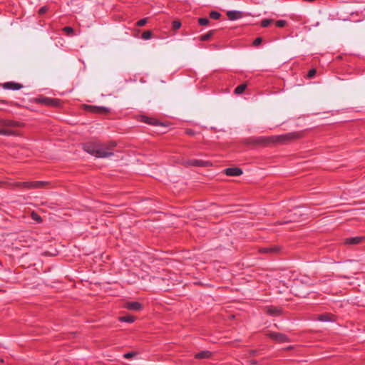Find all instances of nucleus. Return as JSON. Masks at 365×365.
<instances>
[{
	"instance_id": "5",
	"label": "nucleus",
	"mask_w": 365,
	"mask_h": 365,
	"mask_svg": "<svg viewBox=\"0 0 365 365\" xmlns=\"http://www.w3.org/2000/svg\"><path fill=\"white\" fill-rule=\"evenodd\" d=\"M85 109L91 113H107L110 112V108L105 107V106H91V105H85L84 106Z\"/></svg>"
},
{
	"instance_id": "27",
	"label": "nucleus",
	"mask_w": 365,
	"mask_h": 365,
	"mask_svg": "<svg viewBox=\"0 0 365 365\" xmlns=\"http://www.w3.org/2000/svg\"><path fill=\"white\" fill-rule=\"evenodd\" d=\"M181 23L179 21H174L172 24V28L173 30H178L180 28Z\"/></svg>"
},
{
	"instance_id": "24",
	"label": "nucleus",
	"mask_w": 365,
	"mask_h": 365,
	"mask_svg": "<svg viewBox=\"0 0 365 365\" xmlns=\"http://www.w3.org/2000/svg\"><path fill=\"white\" fill-rule=\"evenodd\" d=\"M210 21L207 18H200L198 19V24L201 26H207Z\"/></svg>"
},
{
	"instance_id": "25",
	"label": "nucleus",
	"mask_w": 365,
	"mask_h": 365,
	"mask_svg": "<svg viewBox=\"0 0 365 365\" xmlns=\"http://www.w3.org/2000/svg\"><path fill=\"white\" fill-rule=\"evenodd\" d=\"M273 21L272 19H265L261 21V26L262 27H267Z\"/></svg>"
},
{
	"instance_id": "26",
	"label": "nucleus",
	"mask_w": 365,
	"mask_h": 365,
	"mask_svg": "<svg viewBox=\"0 0 365 365\" xmlns=\"http://www.w3.org/2000/svg\"><path fill=\"white\" fill-rule=\"evenodd\" d=\"M152 33L150 31H145L142 34V38L145 40L150 39L151 38Z\"/></svg>"
},
{
	"instance_id": "23",
	"label": "nucleus",
	"mask_w": 365,
	"mask_h": 365,
	"mask_svg": "<svg viewBox=\"0 0 365 365\" xmlns=\"http://www.w3.org/2000/svg\"><path fill=\"white\" fill-rule=\"evenodd\" d=\"M221 16V14L220 12L216 11H212L210 13V17L212 19H219Z\"/></svg>"
},
{
	"instance_id": "1",
	"label": "nucleus",
	"mask_w": 365,
	"mask_h": 365,
	"mask_svg": "<svg viewBox=\"0 0 365 365\" xmlns=\"http://www.w3.org/2000/svg\"><path fill=\"white\" fill-rule=\"evenodd\" d=\"M302 137V132H291L281 135L270 137H252L245 140L246 144H252L255 145H267L270 143H287V142L299 139Z\"/></svg>"
},
{
	"instance_id": "10",
	"label": "nucleus",
	"mask_w": 365,
	"mask_h": 365,
	"mask_svg": "<svg viewBox=\"0 0 365 365\" xmlns=\"http://www.w3.org/2000/svg\"><path fill=\"white\" fill-rule=\"evenodd\" d=\"M2 86L4 89L12 91H17L23 88L22 84L14 81L4 83Z\"/></svg>"
},
{
	"instance_id": "39",
	"label": "nucleus",
	"mask_w": 365,
	"mask_h": 365,
	"mask_svg": "<svg viewBox=\"0 0 365 365\" xmlns=\"http://www.w3.org/2000/svg\"><path fill=\"white\" fill-rule=\"evenodd\" d=\"M2 183H3V182L0 181V185L2 184Z\"/></svg>"
},
{
	"instance_id": "33",
	"label": "nucleus",
	"mask_w": 365,
	"mask_h": 365,
	"mask_svg": "<svg viewBox=\"0 0 365 365\" xmlns=\"http://www.w3.org/2000/svg\"><path fill=\"white\" fill-rule=\"evenodd\" d=\"M48 10V8L46 6H43L41 7L38 10V14L40 15L44 14Z\"/></svg>"
},
{
	"instance_id": "7",
	"label": "nucleus",
	"mask_w": 365,
	"mask_h": 365,
	"mask_svg": "<svg viewBox=\"0 0 365 365\" xmlns=\"http://www.w3.org/2000/svg\"><path fill=\"white\" fill-rule=\"evenodd\" d=\"M98 145V143H88L83 144V148L86 152L92 155L96 156Z\"/></svg>"
},
{
	"instance_id": "30",
	"label": "nucleus",
	"mask_w": 365,
	"mask_h": 365,
	"mask_svg": "<svg viewBox=\"0 0 365 365\" xmlns=\"http://www.w3.org/2000/svg\"><path fill=\"white\" fill-rule=\"evenodd\" d=\"M148 21V19L147 18H144V19H142L140 20H139L137 23H136V25L139 27H141V26H143L144 25L146 24Z\"/></svg>"
},
{
	"instance_id": "34",
	"label": "nucleus",
	"mask_w": 365,
	"mask_h": 365,
	"mask_svg": "<svg viewBox=\"0 0 365 365\" xmlns=\"http://www.w3.org/2000/svg\"><path fill=\"white\" fill-rule=\"evenodd\" d=\"M316 73H317L316 69L312 68L309 71V72L307 73V77L309 78H313L315 76Z\"/></svg>"
},
{
	"instance_id": "17",
	"label": "nucleus",
	"mask_w": 365,
	"mask_h": 365,
	"mask_svg": "<svg viewBox=\"0 0 365 365\" xmlns=\"http://www.w3.org/2000/svg\"><path fill=\"white\" fill-rule=\"evenodd\" d=\"M246 88H247V84H245V83L240 84L235 88L234 92L235 94H237V95L242 94L245 92Z\"/></svg>"
},
{
	"instance_id": "36",
	"label": "nucleus",
	"mask_w": 365,
	"mask_h": 365,
	"mask_svg": "<svg viewBox=\"0 0 365 365\" xmlns=\"http://www.w3.org/2000/svg\"><path fill=\"white\" fill-rule=\"evenodd\" d=\"M63 31L66 32L68 34H73V29L70 26H66L63 28Z\"/></svg>"
},
{
	"instance_id": "19",
	"label": "nucleus",
	"mask_w": 365,
	"mask_h": 365,
	"mask_svg": "<svg viewBox=\"0 0 365 365\" xmlns=\"http://www.w3.org/2000/svg\"><path fill=\"white\" fill-rule=\"evenodd\" d=\"M119 321L122 322L132 323L135 321V318L133 316H123L119 317Z\"/></svg>"
},
{
	"instance_id": "8",
	"label": "nucleus",
	"mask_w": 365,
	"mask_h": 365,
	"mask_svg": "<svg viewBox=\"0 0 365 365\" xmlns=\"http://www.w3.org/2000/svg\"><path fill=\"white\" fill-rule=\"evenodd\" d=\"M124 307L128 310L140 311L143 309V305L138 302H128L124 304Z\"/></svg>"
},
{
	"instance_id": "35",
	"label": "nucleus",
	"mask_w": 365,
	"mask_h": 365,
	"mask_svg": "<svg viewBox=\"0 0 365 365\" xmlns=\"http://www.w3.org/2000/svg\"><path fill=\"white\" fill-rule=\"evenodd\" d=\"M294 221H297L296 218H292V219L289 220L279 221L278 224L279 225H284V224H287V223H289V222H294Z\"/></svg>"
},
{
	"instance_id": "31",
	"label": "nucleus",
	"mask_w": 365,
	"mask_h": 365,
	"mask_svg": "<svg viewBox=\"0 0 365 365\" xmlns=\"http://www.w3.org/2000/svg\"><path fill=\"white\" fill-rule=\"evenodd\" d=\"M262 38L261 37H258L254 40L253 46H258L262 43Z\"/></svg>"
},
{
	"instance_id": "6",
	"label": "nucleus",
	"mask_w": 365,
	"mask_h": 365,
	"mask_svg": "<svg viewBox=\"0 0 365 365\" xmlns=\"http://www.w3.org/2000/svg\"><path fill=\"white\" fill-rule=\"evenodd\" d=\"M269 337L272 339L273 340L279 342V343H285V342H289V337L285 335L284 334L279 333V332H270L268 334Z\"/></svg>"
},
{
	"instance_id": "14",
	"label": "nucleus",
	"mask_w": 365,
	"mask_h": 365,
	"mask_svg": "<svg viewBox=\"0 0 365 365\" xmlns=\"http://www.w3.org/2000/svg\"><path fill=\"white\" fill-rule=\"evenodd\" d=\"M211 356L212 352L207 350H204L195 354V358L197 359H210Z\"/></svg>"
},
{
	"instance_id": "20",
	"label": "nucleus",
	"mask_w": 365,
	"mask_h": 365,
	"mask_svg": "<svg viewBox=\"0 0 365 365\" xmlns=\"http://www.w3.org/2000/svg\"><path fill=\"white\" fill-rule=\"evenodd\" d=\"M45 104L51 106H56L57 101L51 98H44L42 101Z\"/></svg>"
},
{
	"instance_id": "18",
	"label": "nucleus",
	"mask_w": 365,
	"mask_h": 365,
	"mask_svg": "<svg viewBox=\"0 0 365 365\" xmlns=\"http://www.w3.org/2000/svg\"><path fill=\"white\" fill-rule=\"evenodd\" d=\"M214 33H215V31L211 30V31H208L207 34L202 35L200 37V39L202 41H208L213 36Z\"/></svg>"
},
{
	"instance_id": "22",
	"label": "nucleus",
	"mask_w": 365,
	"mask_h": 365,
	"mask_svg": "<svg viewBox=\"0 0 365 365\" xmlns=\"http://www.w3.org/2000/svg\"><path fill=\"white\" fill-rule=\"evenodd\" d=\"M31 217L32 220L36 221L38 223L42 222V218L41 217V216L35 212H31Z\"/></svg>"
},
{
	"instance_id": "11",
	"label": "nucleus",
	"mask_w": 365,
	"mask_h": 365,
	"mask_svg": "<svg viewBox=\"0 0 365 365\" xmlns=\"http://www.w3.org/2000/svg\"><path fill=\"white\" fill-rule=\"evenodd\" d=\"M365 240V236H356L345 239V244L346 245H357L361 243Z\"/></svg>"
},
{
	"instance_id": "32",
	"label": "nucleus",
	"mask_w": 365,
	"mask_h": 365,
	"mask_svg": "<svg viewBox=\"0 0 365 365\" xmlns=\"http://www.w3.org/2000/svg\"><path fill=\"white\" fill-rule=\"evenodd\" d=\"M286 25V21L284 20H278L276 21V26L277 27L282 28Z\"/></svg>"
},
{
	"instance_id": "21",
	"label": "nucleus",
	"mask_w": 365,
	"mask_h": 365,
	"mask_svg": "<svg viewBox=\"0 0 365 365\" xmlns=\"http://www.w3.org/2000/svg\"><path fill=\"white\" fill-rule=\"evenodd\" d=\"M142 121L144 123H146L148 124H150V125H156L157 124V121L155 120L152 119L147 116H143Z\"/></svg>"
},
{
	"instance_id": "9",
	"label": "nucleus",
	"mask_w": 365,
	"mask_h": 365,
	"mask_svg": "<svg viewBox=\"0 0 365 365\" xmlns=\"http://www.w3.org/2000/svg\"><path fill=\"white\" fill-rule=\"evenodd\" d=\"M183 165L185 167H191V166H193V167H203V166H205L206 163L205 161H202V160L194 159V160H189L185 161L183 163Z\"/></svg>"
},
{
	"instance_id": "28",
	"label": "nucleus",
	"mask_w": 365,
	"mask_h": 365,
	"mask_svg": "<svg viewBox=\"0 0 365 365\" xmlns=\"http://www.w3.org/2000/svg\"><path fill=\"white\" fill-rule=\"evenodd\" d=\"M279 250H280V247L278 246L269 247V252L277 253V252H279Z\"/></svg>"
},
{
	"instance_id": "13",
	"label": "nucleus",
	"mask_w": 365,
	"mask_h": 365,
	"mask_svg": "<svg viewBox=\"0 0 365 365\" xmlns=\"http://www.w3.org/2000/svg\"><path fill=\"white\" fill-rule=\"evenodd\" d=\"M266 312L271 316H279L282 314V309L279 307L269 306L265 307Z\"/></svg>"
},
{
	"instance_id": "16",
	"label": "nucleus",
	"mask_w": 365,
	"mask_h": 365,
	"mask_svg": "<svg viewBox=\"0 0 365 365\" xmlns=\"http://www.w3.org/2000/svg\"><path fill=\"white\" fill-rule=\"evenodd\" d=\"M333 315L329 314H320L317 317V319L321 322H331L333 319Z\"/></svg>"
},
{
	"instance_id": "2",
	"label": "nucleus",
	"mask_w": 365,
	"mask_h": 365,
	"mask_svg": "<svg viewBox=\"0 0 365 365\" xmlns=\"http://www.w3.org/2000/svg\"><path fill=\"white\" fill-rule=\"evenodd\" d=\"M23 123L13 120L11 119L0 118V135H19V132L11 129V128L22 127Z\"/></svg>"
},
{
	"instance_id": "38",
	"label": "nucleus",
	"mask_w": 365,
	"mask_h": 365,
	"mask_svg": "<svg viewBox=\"0 0 365 365\" xmlns=\"http://www.w3.org/2000/svg\"><path fill=\"white\" fill-rule=\"evenodd\" d=\"M186 133H187L188 135H194V131L190 129H188L186 130Z\"/></svg>"
},
{
	"instance_id": "29",
	"label": "nucleus",
	"mask_w": 365,
	"mask_h": 365,
	"mask_svg": "<svg viewBox=\"0 0 365 365\" xmlns=\"http://www.w3.org/2000/svg\"><path fill=\"white\" fill-rule=\"evenodd\" d=\"M136 354H137V353H136V352H134V351L128 352V353H125V354L123 355V357H124L125 359H131V358H133V356H135Z\"/></svg>"
},
{
	"instance_id": "4",
	"label": "nucleus",
	"mask_w": 365,
	"mask_h": 365,
	"mask_svg": "<svg viewBox=\"0 0 365 365\" xmlns=\"http://www.w3.org/2000/svg\"><path fill=\"white\" fill-rule=\"evenodd\" d=\"M116 143L115 142H110L107 146L99 144L98 145L96 157L97 158H107L113 155L111 150L115 147Z\"/></svg>"
},
{
	"instance_id": "37",
	"label": "nucleus",
	"mask_w": 365,
	"mask_h": 365,
	"mask_svg": "<svg viewBox=\"0 0 365 365\" xmlns=\"http://www.w3.org/2000/svg\"><path fill=\"white\" fill-rule=\"evenodd\" d=\"M262 253H267L269 252V247H262L259 250Z\"/></svg>"
},
{
	"instance_id": "15",
	"label": "nucleus",
	"mask_w": 365,
	"mask_h": 365,
	"mask_svg": "<svg viewBox=\"0 0 365 365\" xmlns=\"http://www.w3.org/2000/svg\"><path fill=\"white\" fill-rule=\"evenodd\" d=\"M227 16L230 20L234 21L241 17V13L237 11H229L227 12Z\"/></svg>"
},
{
	"instance_id": "3",
	"label": "nucleus",
	"mask_w": 365,
	"mask_h": 365,
	"mask_svg": "<svg viewBox=\"0 0 365 365\" xmlns=\"http://www.w3.org/2000/svg\"><path fill=\"white\" fill-rule=\"evenodd\" d=\"M46 181H31V182H15L8 183L11 188H19L24 190L41 189L48 185Z\"/></svg>"
},
{
	"instance_id": "12",
	"label": "nucleus",
	"mask_w": 365,
	"mask_h": 365,
	"mask_svg": "<svg viewBox=\"0 0 365 365\" xmlns=\"http://www.w3.org/2000/svg\"><path fill=\"white\" fill-rule=\"evenodd\" d=\"M225 173L228 176H240L242 174V170L239 168H228L225 170Z\"/></svg>"
}]
</instances>
